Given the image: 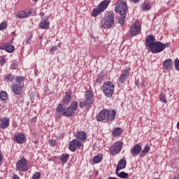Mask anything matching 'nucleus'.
Listing matches in <instances>:
<instances>
[{"label": "nucleus", "mask_w": 179, "mask_h": 179, "mask_svg": "<svg viewBox=\"0 0 179 179\" xmlns=\"http://www.w3.org/2000/svg\"><path fill=\"white\" fill-rule=\"evenodd\" d=\"M101 12H103L101 9H99L98 7H96V8H94L92 13V16L93 17H96V16H99V15H100V13H101Z\"/></svg>", "instance_id": "nucleus-30"}, {"label": "nucleus", "mask_w": 179, "mask_h": 179, "mask_svg": "<svg viewBox=\"0 0 179 179\" xmlns=\"http://www.w3.org/2000/svg\"><path fill=\"white\" fill-rule=\"evenodd\" d=\"M138 81H136V85H138Z\"/></svg>", "instance_id": "nucleus-51"}, {"label": "nucleus", "mask_w": 179, "mask_h": 179, "mask_svg": "<svg viewBox=\"0 0 179 179\" xmlns=\"http://www.w3.org/2000/svg\"><path fill=\"white\" fill-rule=\"evenodd\" d=\"M150 150V147L149 145H146L145 147V148L141 150V157H145V156H146V154Z\"/></svg>", "instance_id": "nucleus-27"}, {"label": "nucleus", "mask_w": 179, "mask_h": 179, "mask_svg": "<svg viewBox=\"0 0 179 179\" xmlns=\"http://www.w3.org/2000/svg\"><path fill=\"white\" fill-rule=\"evenodd\" d=\"M0 99L2 100V101H5L8 99V93L5 91H1L0 92Z\"/></svg>", "instance_id": "nucleus-33"}, {"label": "nucleus", "mask_w": 179, "mask_h": 179, "mask_svg": "<svg viewBox=\"0 0 179 179\" xmlns=\"http://www.w3.org/2000/svg\"><path fill=\"white\" fill-rule=\"evenodd\" d=\"M15 82L17 83H22V82H23V80H24V77L20 76H16L15 78Z\"/></svg>", "instance_id": "nucleus-36"}, {"label": "nucleus", "mask_w": 179, "mask_h": 179, "mask_svg": "<svg viewBox=\"0 0 179 179\" xmlns=\"http://www.w3.org/2000/svg\"><path fill=\"white\" fill-rule=\"evenodd\" d=\"M0 50H3L8 52L9 54H12L13 51H15V45H10V43H3L0 45Z\"/></svg>", "instance_id": "nucleus-14"}, {"label": "nucleus", "mask_w": 179, "mask_h": 179, "mask_svg": "<svg viewBox=\"0 0 179 179\" xmlns=\"http://www.w3.org/2000/svg\"><path fill=\"white\" fill-rule=\"evenodd\" d=\"M31 15V11L30 10H22L18 12L17 13V17L20 19H24L26 17H29Z\"/></svg>", "instance_id": "nucleus-20"}, {"label": "nucleus", "mask_w": 179, "mask_h": 179, "mask_svg": "<svg viewBox=\"0 0 179 179\" xmlns=\"http://www.w3.org/2000/svg\"><path fill=\"white\" fill-rule=\"evenodd\" d=\"M130 69H131L127 68L122 71L119 78V82H120V83H125V81L127 80V79H128V77L129 76Z\"/></svg>", "instance_id": "nucleus-13"}, {"label": "nucleus", "mask_w": 179, "mask_h": 179, "mask_svg": "<svg viewBox=\"0 0 179 179\" xmlns=\"http://www.w3.org/2000/svg\"><path fill=\"white\" fill-rule=\"evenodd\" d=\"M173 179H179V176H176Z\"/></svg>", "instance_id": "nucleus-49"}, {"label": "nucleus", "mask_w": 179, "mask_h": 179, "mask_svg": "<svg viewBox=\"0 0 179 179\" xmlns=\"http://www.w3.org/2000/svg\"><path fill=\"white\" fill-rule=\"evenodd\" d=\"M122 149V142H116L113 146V150L116 153H120Z\"/></svg>", "instance_id": "nucleus-24"}, {"label": "nucleus", "mask_w": 179, "mask_h": 179, "mask_svg": "<svg viewBox=\"0 0 179 179\" xmlns=\"http://www.w3.org/2000/svg\"><path fill=\"white\" fill-rule=\"evenodd\" d=\"M10 68V69H17V62H13Z\"/></svg>", "instance_id": "nucleus-40"}, {"label": "nucleus", "mask_w": 179, "mask_h": 179, "mask_svg": "<svg viewBox=\"0 0 179 179\" xmlns=\"http://www.w3.org/2000/svg\"><path fill=\"white\" fill-rule=\"evenodd\" d=\"M17 170L18 171H27L29 168L27 167V159L26 158H21L16 164Z\"/></svg>", "instance_id": "nucleus-8"}, {"label": "nucleus", "mask_w": 179, "mask_h": 179, "mask_svg": "<svg viewBox=\"0 0 179 179\" xmlns=\"http://www.w3.org/2000/svg\"><path fill=\"white\" fill-rule=\"evenodd\" d=\"M102 91L106 97H113L114 94V84L113 82H106L102 86Z\"/></svg>", "instance_id": "nucleus-4"}, {"label": "nucleus", "mask_w": 179, "mask_h": 179, "mask_svg": "<svg viewBox=\"0 0 179 179\" xmlns=\"http://www.w3.org/2000/svg\"><path fill=\"white\" fill-rule=\"evenodd\" d=\"M5 62H6V60L5 59V58L3 57H0V65H1V66H3V65H5Z\"/></svg>", "instance_id": "nucleus-42"}, {"label": "nucleus", "mask_w": 179, "mask_h": 179, "mask_svg": "<svg viewBox=\"0 0 179 179\" xmlns=\"http://www.w3.org/2000/svg\"><path fill=\"white\" fill-rule=\"evenodd\" d=\"M26 139V135L23 133H18L15 134L14 136L13 140L17 143H19L20 145H22L24 143V140Z\"/></svg>", "instance_id": "nucleus-12"}, {"label": "nucleus", "mask_w": 179, "mask_h": 179, "mask_svg": "<svg viewBox=\"0 0 179 179\" xmlns=\"http://www.w3.org/2000/svg\"><path fill=\"white\" fill-rule=\"evenodd\" d=\"M76 138H77L78 141L83 142L86 141L87 138V134H86V132L85 131H78L76 135Z\"/></svg>", "instance_id": "nucleus-22"}, {"label": "nucleus", "mask_w": 179, "mask_h": 179, "mask_svg": "<svg viewBox=\"0 0 179 179\" xmlns=\"http://www.w3.org/2000/svg\"><path fill=\"white\" fill-rule=\"evenodd\" d=\"M122 132V131L121 128L117 127V128H115V129L113 131V136H115V137L120 136Z\"/></svg>", "instance_id": "nucleus-28"}, {"label": "nucleus", "mask_w": 179, "mask_h": 179, "mask_svg": "<svg viewBox=\"0 0 179 179\" xmlns=\"http://www.w3.org/2000/svg\"><path fill=\"white\" fill-rule=\"evenodd\" d=\"M115 12L116 13H127L128 12V5H127V2L122 0H118L115 3Z\"/></svg>", "instance_id": "nucleus-5"}, {"label": "nucleus", "mask_w": 179, "mask_h": 179, "mask_svg": "<svg viewBox=\"0 0 179 179\" xmlns=\"http://www.w3.org/2000/svg\"><path fill=\"white\" fill-rule=\"evenodd\" d=\"M83 146V143L78 140L74 139L69 143V149L71 152H76V149H79Z\"/></svg>", "instance_id": "nucleus-9"}, {"label": "nucleus", "mask_w": 179, "mask_h": 179, "mask_svg": "<svg viewBox=\"0 0 179 179\" xmlns=\"http://www.w3.org/2000/svg\"><path fill=\"white\" fill-rule=\"evenodd\" d=\"M115 115H117V112L114 110L111 111L105 109L101 110L96 117L97 121H103L107 120L109 122H113L115 120Z\"/></svg>", "instance_id": "nucleus-2"}, {"label": "nucleus", "mask_w": 179, "mask_h": 179, "mask_svg": "<svg viewBox=\"0 0 179 179\" xmlns=\"http://www.w3.org/2000/svg\"><path fill=\"white\" fill-rule=\"evenodd\" d=\"M69 159V155L68 154H63L60 157V160L62 163H66V162H68Z\"/></svg>", "instance_id": "nucleus-34"}, {"label": "nucleus", "mask_w": 179, "mask_h": 179, "mask_svg": "<svg viewBox=\"0 0 179 179\" xmlns=\"http://www.w3.org/2000/svg\"><path fill=\"white\" fill-rule=\"evenodd\" d=\"M8 27V24L6 22H1L0 24V30H5Z\"/></svg>", "instance_id": "nucleus-38"}, {"label": "nucleus", "mask_w": 179, "mask_h": 179, "mask_svg": "<svg viewBox=\"0 0 179 179\" xmlns=\"http://www.w3.org/2000/svg\"><path fill=\"white\" fill-rule=\"evenodd\" d=\"M71 100H72V95H71L70 92H67L65 93V96L63 98V106H66L71 103Z\"/></svg>", "instance_id": "nucleus-21"}, {"label": "nucleus", "mask_w": 179, "mask_h": 179, "mask_svg": "<svg viewBox=\"0 0 179 179\" xmlns=\"http://www.w3.org/2000/svg\"><path fill=\"white\" fill-rule=\"evenodd\" d=\"M142 151V146L139 144L135 145L131 150L130 153L131 155H135L136 156H138L139 153Z\"/></svg>", "instance_id": "nucleus-19"}, {"label": "nucleus", "mask_w": 179, "mask_h": 179, "mask_svg": "<svg viewBox=\"0 0 179 179\" xmlns=\"http://www.w3.org/2000/svg\"><path fill=\"white\" fill-rule=\"evenodd\" d=\"M14 79H15V76L12 74H7L4 77V80L6 82H13Z\"/></svg>", "instance_id": "nucleus-31"}, {"label": "nucleus", "mask_w": 179, "mask_h": 179, "mask_svg": "<svg viewBox=\"0 0 179 179\" xmlns=\"http://www.w3.org/2000/svg\"><path fill=\"white\" fill-rule=\"evenodd\" d=\"M3 157H2V154H0V163H2Z\"/></svg>", "instance_id": "nucleus-46"}, {"label": "nucleus", "mask_w": 179, "mask_h": 179, "mask_svg": "<svg viewBox=\"0 0 179 179\" xmlns=\"http://www.w3.org/2000/svg\"><path fill=\"white\" fill-rule=\"evenodd\" d=\"M11 90L16 94V96H19V94L22 93L23 87H22V85H20V84L14 83L11 85Z\"/></svg>", "instance_id": "nucleus-15"}, {"label": "nucleus", "mask_w": 179, "mask_h": 179, "mask_svg": "<svg viewBox=\"0 0 179 179\" xmlns=\"http://www.w3.org/2000/svg\"><path fill=\"white\" fill-rule=\"evenodd\" d=\"M114 13H110L106 15L102 22V26L104 29H111L113 24H114Z\"/></svg>", "instance_id": "nucleus-7"}, {"label": "nucleus", "mask_w": 179, "mask_h": 179, "mask_svg": "<svg viewBox=\"0 0 179 179\" xmlns=\"http://www.w3.org/2000/svg\"><path fill=\"white\" fill-rule=\"evenodd\" d=\"M34 2H38V0H33Z\"/></svg>", "instance_id": "nucleus-50"}, {"label": "nucleus", "mask_w": 179, "mask_h": 179, "mask_svg": "<svg viewBox=\"0 0 179 179\" xmlns=\"http://www.w3.org/2000/svg\"><path fill=\"white\" fill-rule=\"evenodd\" d=\"M174 64H175V68H176V71H178V72H179V59H178V58H176L175 59Z\"/></svg>", "instance_id": "nucleus-39"}, {"label": "nucleus", "mask_w": 179, "mask_h": 179, "mask_svg": "<svg viewBox=\"0 0 179 179\" xmlns=\"http://www.w3.org/2000/svg\"><path fill=\"white\" fill-rule=\"evenodd\" d=\"M27 43H29V41H27Z\"/></svg>", "instance_id": "nucleus-52"}, {"label": "nucleus", "mask_w": 179, "mask_h": 179, "mask_svg": "<svg viewBox=\"0 0 179 179\" xmlns=\"http://www.w3.org/2000/svg\"><path fill=\"white\" fill-rule=\"evenodd\" d=\"M101 160H103V155L101 154H98L96 156H95L93 158V162L94 163H100L101 162Z\"/></svg>", "instance_id": "nucleus-29"}, {"label": "nucleus", "mask_w": 179, "mask_h": 179, "mask_svg": "<svg viewBox=\"0 0 179 179\" xmlns=\"http://www.w3.org/2000/svg\"><path fill=\"white\" fill-rule=\"evenodd\" d=\"M49 142L52 146H54L56 143L55 140H50Z\"/></svg>", "instance_id": "nucleus-44"}, {"label": "nucleus", "mask_w": 179, "mask_h": 179, "mask_svg": "<svg viewBox=\"0 0 179 179\" xmlns=\"http://www.w3.org/2000/svg\"><path fill=\"white\" fill-rule=\"evenodd\" d=\"M159 101L162 103H167V99H166V94H162L159 97Z\"/></svg>", "instance_id": "nucleus-37"}, {"label": "nucleus", "mask_w": 179, "mask_h": 179, "mask_svg": "<svg viewBox=\"0 0 179 179\" xmlns=\"http://www.w3.org/2000/svg\"><path fill=\"white\" fill-rule=\"evenodd\" d=\"M134 3H138L139 2V0H132Z\"/></svg>", "instance_id": "nucleus-47"}, {"label": "nucleus", "mask_w": 179, "mask_h": 179, "mask_svg": "<svg viewBox=\"0 0 179 179\" xmlns=\"http://www.w3.org/2000/svg\"><path fill=\"white\" fill-rule=\"evenodd\" d=\"M94 94H93V92L88 90L85 92V100L84 101H81L80 103V108H83V107H85V108H89L93 103H94Z\"/></svg>", "instance_id": "nucleus-3"}, {"label": "nucleus", "mask_w": 179, "mask_h": 179, "mask_svg": "<svg viewBox=\"0 0 179 179\" xmlns=\"http://www.w3.org/2000/svg\"><path fill=\"white\" fill-rule=\"evenodd\" d=\"M41 176L40 172H36L33 175L32 179H40Z\"/></svg>", "instance_id": "nucleus-41"}, {"label": "nucleus", "mask_w": 179, "mask_h": 179, "mask_svg": "<svg viewBox=\"0 0 179 179\" xmlns=\"http://www.w3.org/2000/svg\"><path fill=\"white\" fill-rule=\"evenodd\" d=\"M10 120L8 117H1L0 119V128L1 129H6L9 127Z\"/></svg>", "instance_id": "nucleus-17"}, {"label": "nucleus", "mask_w": 179, "mask_h": 179, "mask_svg": "<svg viewBox=\"0 0 179 179\" xmlns=\"http://www.w3.org/2000/svg\"><path fill=\"white\" fill-rule=\"evenodd\" d=\"M173 65H174L173 60L171 59H168L164 62L163 68L165 71H171V69H173Z\"/></svg>", "instance_id": "nucleus-16"}, {"label": "nucleus", "mask_w": 179, "mask_h": 179, "mask_svg": "<svg viewBox=\"0 0 179 179\" xmlns=\"http://www.w3.org/2000/svg\"><path fill=\"white\" fill-rule=\"evenodd\" d=\"M115 173L117 176V177H120V178H127L128 177V173L124 171L119 173V171L117 172L116 170Z\"/></svg>", "instance_id": "nucleus-32"}, {"label": "nucleus", "mask_w": 179, "mask_h": 179, "mask_svg": "<svg viewBox=\"0 0 179 179\" xmlns=\"http://www.w3.org/2000/svg\"><path fill=\"white\" fill-rule=\"evenodd\" d=\"M155 36L148 35L145 39V45L152 54H159V52H162L164 51L165 48H168L170 47L171 44L170 43H163L160 41H155Z\"/></svg>", "instance_id": "nucleus-1"}, {"label": "nucleus", "mask_w": 179, "mask_h": 179, "mask_svg": "<svg viewBox=\"0 0 179 179\" xmlns=\"http://www.w3.org/2000/svg\"><path fill=\"white\" fill-rule=\"evenodd\" d=\"M119 15H120L121 17L118 20V23H120V24H124V23H125V19H127V13H120Z\"/></svg>", "instance_id": "nucleus-25"}, {"label": "nucleus", "mask_w": 179, "mask_h": 179, "mask_svg": "<svg viewBox=\"0 0 179 179\" xmlns=\"http://www.w3.org/2000/svg\"><path fill=\"white\" fill-rule=\"evenodd\" d=\"M39 27L44 30H48L50 29V18L48 17L43 18L39 23Z\"/></svg>", "instance_id": "nucleus-11"}, {"label": "nucleus", "mask_w": 179, "mask_h": 179, "mask_svg": "<svg viewBox=\"0 0 179 179\" xmlns=\"http://www.w3.org/2000/svg\"><path fill=\"white\" fill-rule=\"evenodd\" d=\"M125 167H127V160L124 159H120L116 167L117 172L125 169Z\"/></svg>", "instance_id": "nucleus-23"}, {"label": "nucleus", "mask_w": 179, "mask_h": 179, "mask_svg": "<svg viewBox=\"0 0 179 179\" xmlns=\"http://www.w3.org/2000/svg\"><path fill=\"white\" fill-rule=\"evenodd\" d=\"M141 8L142 10L144 12H146V10H150L152 6H150V4L148 2H144L142 5H141Z\"/></svg>", "instance_id": "nucleus-26"}, {"label": "nucleus", "mask_w": 179, "mask_h": 179, "mask_svg": "<svg viewBox=\"0 0 179 179\" xmlns=\"http://www.w3.org/2000/svg\"><path fill=\"white\" fill-rule=\"evenodd\" d=\"M57 50H58V47L57 46H52L50 51H57Z\"/></svg>", "instance_id": "nucleus-43"}, {"label": "nucleus", "mask_w": 179, "mask_h": 179, "mask_svg": "<svg viewBox=\"0 0 179 179\" xmlns=\"http://www.w3.org/2000/svg\"><path fill=\"white\" fill-rule=\"evenodd\" d=\"M141 33V25L137 23H134L130 27V34L131 36H138Z\"/></svg>", "instance_id": "nucleus-10"}, {"label": "nucleus", "mask_w": 179, "mask_h": 179, "mask_svg": "<svg viewBox=\"0 0 179 179\" xmlns=\"http://www.w3.org/2000/svg\"><path fill=\"white\" fill-rule=\"evenodd\" d=\"M78 105L77 101H73L71 102L69 108L71 110V111H73L75 113V111H76L78 108Z\"/></svg>", "instance_id": "nucleus-35"}, {"label": "nucleus", "mask_w": 179, "mask_h": 179, "mask_svg": "<svg viewBox=\"0 0 179 179\" xmlns=\"http://www.w3.org/2000/svg\"><path fill=\"white\" fill-rule=\"evenodd\" d=\"M56 111L64 117H72V115H75V112L72 111L70 107H64L62 104L57 106Z\"/></svg>", "instance_id": "nucleus-6"}, {"label": "nucleus", "mask_w": 179, "mask_h": 179, "mask_svg": "<svg viewBox=\"0 0 179 179\" xmlns=\"http://www.w3.org/2000/svg\"><path fill=\"white\" fill-rule=\"evenodd\" d=\"M12 179H20V178H19V176H17V175H13Z\"/></svg>", "instance_id": "nucleus-45"}, {"label": "nucleus", "mask_w": 179, "mask_h": 179, "mask_svg": "<svg viewBox=\"0 0 179 179\" xmlns=\"http://www.w3.org/2000/svg\"><path fill=\"white\" fill-rule=\"evenodd\" d=\"M110 2H111L110 0H103L99 4V6H97V8L102 12H104V10L108 8Z\"/></svg>", "instance_id": "nucleus-18"}, {"label": "nucleus", "mask_w": 179, "mask_h": 179, "mask_svg": "<svg viewBox=\"0 0 179 179\" xmlns=\"http://www.w3.org/2000/svg\"><path fill=\"white\" fill-rule=\"evenodd\" d=\"M177 129H179V122L177 123Z\"/></svg>", "instance_id": "nucleus-48"}]
</instances>
